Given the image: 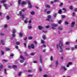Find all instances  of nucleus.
Here are the masks:
<instances>
[{"instance_id": "obj_25", "label": "nucleus", "mask_w": 77, "mask_h": 77, "mask_svg": "<svg viewBox=\"0 0 77 77\" xmlns=\"http://www.w3.org/2000/svg\"><path fill=\"white\" fill-rule=\"evenodd\" d=\"M21 0H18V4L19 5H21Z\"/></svg>"}, {"instance_id": "obj_15", "label": "nucleus", "mask_w": 77, "mask_h": 77, "mask_svg": "<svg viewBox=\"0 0 77 77\" xmlns=\"http://www.w3.org/2000/svg\"><path fill=\"white\" fill-rule=\"evenodd\" d=\"M75 25V23L74 22L72 23L71 27H74Z\"/></svg>"}, {"instance_id": "obj_12", "label": "nucleus", "mask_w": 77, "mask_h": 77, "mask_svg": "<svg viewBox=\"0 0 77 77\" xmlns=\"http://www.w3.org/2000/svg\"><path fill=\"white\" fill-rule=\"evenodd\" d=\"M26 1H23L22 3H21V5H26Z\"/></svg>"}, {"instance_id": "obj_6", "label": "nucleus", "mask_w": 77, "mask_h": 77, "mask_svg": "<svg viewBox=\"0 0 77 77\" xmlns=\"http://www.w3.org/2000/svg\"><path fill=\"white\" fill-rule=\"evenodd\" d=\"M58 65H59V61L58 60H57L56 61L55 63V67H57V66H58Z\"/></svg>"}, {"instance_id": "obj_2", "label": "nucleus", "mask_w": 77, "mask_h": 77, "mask_svg": "<svg viewBox=\"0 0 77 77\" xmlns=\"http://www.w3.org/2000/svg\"><path fill=\"white\" fill-rule=\"evenodd\" d=\"M27 2L28 4V7L29 8L31 9L32 7V5H31V3L30 2V1H27Z\"/></svg>"}, {"instance_id": "obj_37", "label": "nucleus", "mask_w": 77, "mask_h": 77, "mask_svg": "<svg viewBox=\"0 0 77 77\" xmlns=\"http://www.w3.org/2000/svg\"><path fill=\"white\" fill-rule=\"evenodd\" d=\"M31 56H33V55H35V53H32L30 54Z\"/></svg>"}, {"instance_id": "obj_35", "label": "nucleus", "mask_w": 77, "mask_h": 77, "mask_svg": "<svg viewBox=\"0 0 77 77\" xmlns=\"http://www.w3.org/2000/svg\"><path fill=\"white\" fill-rule=\"evenodd\" d=\"M6 18H7V20H9V19L10 18V17H9V16H7Z\"/></svg>"}, {"instance_id": "obj_58", "label": "nucleus", "mask_w": 77, "mask_h": 77, "mask_svg": "<svg viewBox=\"0 0 77 77\" xmlns=\"http://www.w3.org/2000/svg\"><path fill=\"white\" fill-rule=\"evenodd\" d=\"M27 37H25L23 38V39L24 41H26L27 40Z\"/></svg>"}, {"instance_id": "obj_29", "label": "nucleus", "mask_w": 77, "mask_h": 77, "mask_svg": "<svg viewBox=\"0 0 77 77\" xmlns=\"http://www.w3.org/2000/svg\"><path fill=\"white\" fill-rule=\"evenodd\" d=\"M50 60L51 61H53V57L51 56L50 58Z\"/></svg>"}, {"instance_id": "obj_9", "label": "nucleus", "mask_w": 77, "mask_h": 77, "mask_svg": "<svg viewBox=\"0 0 77 77\" xmlns=\"http://www.w3.org/2000/svg\"><path fill=\"white\" fill-rule=\"evenodd\" d=\"M39 68H38V70L40 72H41L42 71V67H41V66H38Z\"/></svg>"}, {"instance_id": "obj_41", "label": "nucleus", "mask_w": 77, "mask_h": 77, "mask_svg": "<svg viewBox=\"0 0 77 77\" xmlns=\"http://www.w3.org/2000/svg\"><path fill=\"white\" fill-rule=\"evenodd\" d=\"M53 16L54 17H56V16H57V14L55 13L53 14Z\"/></svg>"}, {"instance_id": "obj_51", "label": "nucleus", "mask_w": 77, "mask_h": 77, "mask_svg": "<svg viewBox=\"0 0 77 77\" xmlns=\"http://www.w3.org/2000/svg\"><path fill=\"white\" fill-rule=\"evenodd\" d=\"M6 50L7 51H9V50H10V49L9 48H6Z\"/></svg>"}, {"instance_id": "obj_40", "label": "nucleus", "mask_w": 77, "mask_h": 77, "mask_svg": "<svg viewBox=\"0 0 77 77\" xmlns=\"http://www.w3.org/2000/svg\"><path fill=\"white\" fill-rule=\"evenodd\" d=\"M26 10V8H23V9H22L21 11L22 12H24Z\"/></svg>"}, {"instance_id": "obj_4", "label": "nucleus", "mask_w": 77, "mask_h": 77, "mask_svg": "<svg viewBox=\"0 0 77 77\" xmlns=\"http://www.w3.org/2000/svg\"><path fill=\"white\" fill-rule=\"evenodd\" d=\"M39 61L41 63H42V57L41 55L39 56Z\"/></svg>"}, {"instance_id": "obj_18", "label": "nucleus", "mask_w": 77, "mask_h": 77, "mask_svg": "<svg viewBox=\"0 0 77 77\" xmlns=\"http://www.w3.org/2000/svg\"><path fill=\"white\" fill-rule=\"evenodd\" d=\"M58 14H62V10L60 9L58 11Z\"/></svg>"}, {"instance_id": "obj_22", "label": "nucleus", "mask_w": 77, "mask_h": 77, "mask_svg": "<svg viewBox=\"0 0 77 77\" xmlns=\"http://www.w3.org/2000/svg\"><path fill=\"white\" fill-rule=\"evenodd\" d=\"M46 8H50V6L49 5H46Z\"/></svg>"}, {"instance_id": "obj_23", "label": "nucleus", "mask_w": 77, "mask_h": 77, "mask_svg": "<svg viewBox=\"0 0 77 77\" xmlns=\"http://www.w3.org/2000/svg\"><path fill=\"white\" fill-rule=\"evenodd\" d=\"M22 74V72H20L18 73V76H20Z\"/></svg>"}, {"instance_id": "obj_34", "label": "nucleus", "mask_w": 77, "mask_h": 77, "mask_svg": "<svg viewBox=\"0 0 77 77\" xmlns=\"http://www.w3.org/2000/svg\"><path fill=\"white\" fill-rule=\"evenodd\" d=\"M69 9L70 10H72L73 9V7H72V6H71L69 7Z\"/></svg>"}, {"instance_id": "obj_13", "label": "nucleus", "mask_w": 77, "mask_h": 77, "mask_svg": "<svg viewBox=\"0 0 77 77\" xmlns=\"http://www.w3.org/2000/svg\"><path fill=\"white\" fill-rule=\"evenodd\" d=\"M16 32H17V30L15 29H13V32H12L13 34H15V33H16Z\"/></svg>"}, {"instance_id": "obj_53", "label": "nucleus", "mask_w": 77, "mask_h": 77, "mask_svg": "<svg viewBox=\"0 0 77 77\" xmlns=\"http://www.w3.org/2000/svg\"><path fill=\"white\" fill-rule=\"evenodd\" d=\"M63 6V3H61L60 5V6L61 7V6Z\"/></svg>"}, {"instance_id": "obj_56", "label": "nucleus", "mask_w": 77, "mask_h": 77, "mask_svg": "<svg viewBox=\"0 0 77 77\" xmlns=\"http://www.w3.org/2000/svg\"><path fill=\"white\" fill-rule=\"evenodd\" d=\"M21 59H24V58L22 56V55H20V57Z\"/></svg>"}, {"instance_id": "obj_36", "label": "nucleus", "mask_w": 77, "mask_h": 77, "mask_svg": "<svg viewBox=\"0 0 77 77\" xmlns=\"http://www.w3.org/2000/svg\"><path fill=\"white\" fill-rule=\"evenodd\" d=\"M13 68H17V66L16 65H13Z\"/></svg>"}, {"instance_id": "obj_21", "label": "nucleus", "mask_w": 77, "mask_h": 77, "mask_svg": "<svg viewBox=\"0 0 77 77\" xmlns=\"http://www.w3.org/2000/svg\"><path fill=\"white\" fill-rule=\"evenodd\" d=\"M58 29L59 30H63V28L60 27H58Z\"/></svg>"}, {"instance_id": "obj_44", "label": "nucleus", "mask_w": 77, "mask_h": 77, "mask_svg": "<svg viewBox=\"0 0 77 77\" xmlns=\"http://www.w3.org/2000/svg\"><path fill=\"white\" fill-rule=\"evenodd\" d=\"M61 23H62V20H60L58 22V23L59 24H61Z\"/></svg>"}, {"instance_id": "obj_28", "label": "nucleus", "mask_w": 77, "mask_h": 77, "mask_svg": "<svg viewBox=\"0 0 77 77\" xmlns=\"http://www.w3.org/2000/svg\"><path fill=\"white\" fill-rule=\"evenodd\" d=\"M32 38H33V37L32 36L28 37V39L30 40H31V39H32Z\"/></svg>"}, {"instance_id": "obj_64", "label": "nucleus", "mask_w": 77, "mask_h": 77, "mask_svg": "<svg viewBox=\"0 0 77 77\" xmlns=\"http://www.w3.org/2000/svg\"><path fill=\"white\" fill-rule=\"evenodd\" d=\"M74 11L75 12H77V8H75L74 10Z\"/></svg>"}, {"instance_id": "obj_3", "label": "nucleus", "mask_w": 77, "mask_h": 77, "mask_svg": "<svg viewBox=\"0 0 77 77\" xmlns=\"http://www.w3.org/2000/svg\"><path fill=\"white\" fill-rule=\"evenodd\" d=\"M51 18V16L50 15H49L48 16V19H46V21H50V19Z\"/></svg>"}, {"instance_id": "obj_10", "label": "nucleus", "mask_w": 77, "mask_h": 77, "mask_svg": "<svg viewBox=\"0 0 77 77\" xmlns=\"http://www.w3.org/2000/svg\"><path fill=\"white\" fill-rule=\"evenodd\" d=\"M42 38L44 40H45V39H46V35H45V34H43Z\"/></svg>"}, {"instance_id": "obj_19", "label": "nucleus", "mask_w": 77, "mask_h": 77, "mask_svg": "<svg viewBox=\"0 0 77 77\" xmlns=\"http://www.w3.org/2000/svg\"><path fill=\"white\" fill-rule=\"evenodd\" d=\"M1 2L2 3H6V0H2Z\"/></svg>"}, {"instance_id": "obj_46", "label": "nucleus", "mask_w": 77, "mask_h": 77, "mask_svg": "<svg viewBox=\"0 0 77 77\" xmlns=\"http://www.w3.org/2000/svg\"><path fill=\"white\" fill-rule=\"evenodd\" d=\"M4 35L5 34L4 33H0V35H1V36H4Z\"/></svg>"}, {"instance_id": "obj_43", "label": "nucleus", "mask_w": 77, "mask_h": 77, "mask_svg": "<svg viewBox=\"0 0 77 77\" xmlns=\"http://www.w3.org/2000/svg\"><path fill=\"white\" fill-rule=\"evenodd\" d=\"M1 53L2 54V55H4V54H5V52H4V51H2Z\"/></svg>"}, {"instance_id": "obj_32", "label": "nucleus", "mask_w": 77, "mask_h": 77, "mask_svg": "<svg viewBox=\"0 0 77 77\" xmlns=\"http://www.w3.org/2000/svg\"><path fill=\"white\" fill-rule=\"evenodd\" d=\"M66 45H69V42H67L65 43Z\"/></svg>"}, {"instance_id": "obj_31", "label": "nucleus", "mask_w": 77, "mask_h": 77, "mask_svg": "<svg viewBox=\"0 0 77 77\" xmlns=\"http://www.w3.org/2000/svg\"><path fill=\"white\" fill-rule=\"evenodd\" d=\"M63 11H65V12H64V13L66 12V11H67V9L66 8H63Z\"/></svg>"}, {"instance_id": "obj_27", "label": "nucleus", "mask_w": 77, "mask_h": 77, "mask_svg": "<svg viewBox=\"0 0 77 77\" xmlns=\"http://www.w3.org/2000/svg\"><path fill=\"white\" fill-rule=\"evenodd\" d=\"M41 43H42V44H45V41L43 40H41Z\"/></svg>"}, {"instance_id": "obj_33", "label": "nucleus", "mask_w": 77, "mask_h": 77, "mask_svg": "<svg viewBox=\"0 0 77 77\" xmlns=\"http://www.w3.org/2000/svg\"><path fill=\"white\" fill-rule=\"evenodd\" d=\"M3 5H4V7H7V5H8V4H7L5 3H4L3 4Z\"/></svg>"}, {"instance_id": "obj_8", "label": "nucleus", "mask_w": 77, "mask_h": 77, "mask_svg": "<svg viewBox=\"0 0 77 77\" xmlns=\"http://www.w3.org/2000/svg\"><path fill=\"white\" fill-rule=\"evenodd\" d=\"M38 29H39L40 30H42V29H44V27H43V26H38Z\"/></svg>"}, {"instance_id": "obj_48", "label": "nucleus", "mask_w": 77, "mask_h": 77, "mask_svg": "<svg viewBox=\"0 0 77 77\" xmlns=\"http://www.w3.org/2000/svg\"><path fill=\"white\" fill-rule=\"evenodd\" d=\"M4 72L5 74H7V72H6V69H5L4 70Z\"/></svg>"}, {"instance_id": "obj_60", "label": "nucleus", "mask_w": 77, "mask_h": 77, "mask_svg": "<svg viewBox=\"0 0 77 77\" xmlns=\"http://www.w3.org/2000/svg\"><path fill=\"white\" fill-rule=\"evenodd\" d=\"M28 72H32V70H28Z\"/></svg>"}, {"instance_id": "obj_20", "label": "nucleus", "mask_w": 77, "mask_h": 77, "mask_svg": "<svg viewBox=\"0 0 77 77\" xmlns=\"http://www.w3.org/2000/svg\"><path fill=\"white\" fill-rule=\"evenodd\" d=\"M21 14H22V12L21 11H20L19 12V14H17L18 16H21Z\"/></svg>"}, {"instance_id": "obj_17", "label": "nucleus", "mask_w": 77, "mask_h": 77, "mask_svg": "<svg viewBox=\"0 0 77 77\" xmlns=\"http://www.w3.org/2000/svg\"><path fill=\"white\" fill-rule=\"evenodd\" d=\"M22 18V19L23 20H24V18H25V17L24 16V15H21Z\"/></svg>"}, {"instance_id": "obj_61", "label": "nucleus", "mask_w": 77, "mask_h": 77, "mask_svg": "<svg viewBox=\"0 0 77 77\" xmlns=\"http://www.w3.org/2000/svg\"><path fill=\"white\" fill-rule=\"evenodd\" d=\"M14 56V54H11V55H10V56L11 57H13V56Z\"/></svg>"}, {"instance_id": "obj_11", "label": "nucleus", "mask_w": 77, "mask_h": 77, "mask_svg": "<svg viewBox=\"0 0 77 77\" xmlns=\"http://www.w3.org/2000/svg\"><path fill=\"white\" fill-rule=\"evenodd\" d=\"M1 42L2 43V45H5V41H4V40H1Z\"/></svg>"}, {"instance_id": "obj_1", "label": "nucleus", "mask_w": 77, "mask_h": 77, "mask_svg": "<svg viewBox=\"0 0 77 77\" xmlns=\"http://www.w3.org/2000/svg\"><path fill=\"white\" fill-rule=\"evenodd\" d=\"M59 46L60 49V53L63 52V49H62V47L63 46V42H62L61 41H59Z\"/></svg>"}, {"instance_id": "obj_14", "label": "nucleus", "mask_w": 77, "mask_h": 77, "mask_svg": "<svg viewBox=\"0 0 77 77\" xmlns=\"http://www.w3.org/2000/svg\"><path fill=\"white\" fill-rule=\"evenodd\" d=\"M35 45H33V44H31V47L32 48V49H34L35 48Z\"/></svg>"}, {"instance_id": "obj_54", "label": "nucleus", "mask_w": 77, "mask_h": 77, "mask_svg": "<svg viewBox=\"0 0 77 77\" xmlns=\"http://www.w3.org/2000/svg\"><path fill=\"white\" fill-rule=\"evenodd\" d=\"M65 24H67V25H68V24H69V23L67 21H66L65 22Z\"/></svg>"}, {"instance_id": "obj_63", "label": "nucleus", "mask_w": 77, "mask_h": 77, "mask_svg": "<svg viewBox=\"0 0 77 77\" xmlns=\"http://www.w3.org/2000/svg\"><path fill=\"white\" fill-rule=\"evenodd\" d=\"M8 26L7 25H5L4 26V28H6V27H7Z\"/></svg>"}, {"instance_id": "obj_24", "label": "nucleus", "mask_w": 77, "mask_h": 77, "mask_svg": "<svg viewBox=\"0 0 77 77\" xmlns=\"http://www.w3.org/2000/svg\"><path fill=\"white\" fill-rule=\"evenodd\" d=\"M19 36H23V33L22 32H20L19 33Z\"/></svg>"}, {"instance_id": "obj_55", "label": "nucleus", "mask_w": 77, "mask_h": 77, "mask_svg": "<svg viewBox=\"0 0 77 77\" xmlns=\"http://www.w3.org/2000/svg\"><path fill=\"white\" fill-rule=\"evenodd\" d=\"M28 76V77H33V75H29Z\"/></svg>"}, {"instance_id": "obj_38", "label": "nucleus", "mask_w": 77, "mask_h": 77, "mask_svg": "<svg viewBox=\"0 0 77 77\" xmlns=\"http://www.w3.org/2000/svg\"><path fill=\"white\" fill-rule=\"evenodd\" d=\"M45 28H46V29H48L50 28V26L48 25L47 26H45Z\"/></svg>"}, {"instance_id": "obj_39", "label": "nucleus", "mask_w": 77, "mask_h": 77, "mask_svg": "<svg viewBox=\"0 0 77 77\" xmlns=\"http://www.w3.org/2000/svg\"><path fill=\"white\" fill-rule=\"evenodd\" d=\"M12 37L13 38H15V36H16V35H15V34H12Z\"/></svg>"}, {"instance_id": "obj_59", "label": "nucleus", "mask_w": 77, "mask_h": 77, "mask_svg": "<svg viewBox=\"0 0 77 77\" xmlns=\"http://www.w3.org/2000/svg\"><path fill=\"white\" fill-rule=\"evenodd\" d=\"M51 29H52L53 30L56 29V28L54 26H52L51 27Z\"/></svg>"}, {"instance_id": "obj_30", "label": "nucleus", "mask_w": 77, "mask_h": 77, "mask_svg": "<svg viewBox=\"0 0 77 77\" xmlns=\"http://www.w3.org/2000/svg\"><path fill=\"white\" fill-rule=\"evenodd\" d=\"M61 17L63 19L64 18H65L66 17H65V16L64 15H62L61 16Z\"/></svg>"}, {"instance_id": "obj_5", "label": "nucleus", "mask_w": 77, "mask_h": 77, "mask_svg": "<svg viewBox=\"0 0 77 77\" xmlns=\"http://www.w3.org/2000/svg\"><path fill=\"white\" fill-rule=\"evenodd\" d=\"M61 69H64V71H66L67 70V69L65 68V66H61Z\"/></svg>"}, {"instance_id": "obj_42", "label": "nucleus", "mask_w": 77, "mask_h": 77, "mask_svg": "<svg viewBox=\"0 0 77 77\" xmlns=\"http://www.w3.org/2000/svg\"><path fill=\"white\" fill-rule=\"evenodd\" d=\"M28 29H32V26H29L28 27Z\"/></svg>"}, {"instance_id": "obj_52", "label": "nucleus", "mask_w": 77, "mask_h": 77, "mask_svg": "<svg viewBox=\"0 0 77 77\" xmlns=\"http://www.w3.org/2000/svg\"><path fill=\"white\" fill-rule=\"evenodd\" d=\"M16 45H20V42H17L16 43Z\"/></svg>"}, {"instance_id": "obj_49", "label": "nucleus", "mask_w": 77, "mask_h": 77, "mask_svg": "<svg viewBox=\"0 0 77 77\" xmlns=\"http://www.w3.org/2000/svg\"><path fill=\"white\" fill-rule=\"evenodd\" d=\"M2 61H4L5 62H8V60H2Z\"/></svg>"}, {"instance_id": "obj_45", "label": "nucleus", "mask_w": 77, "mask_h": 77, "mask_svg": "<svg viewBox=\"0 0 77 77\" xmlns=\"http://www.w3.org/2000/svg\"><path fill=\"white\" fill-rule=\"evenodd\" d=\"M72 16L73 17H74L75 16V14L74 12H73L72 13Z\"/></svg>"}, {"instance_id": "obj_26", "label": "nucleus", "mask_w": 77, "mask_h": 77, "mask_svg": "<svg viewBox=\"0 0 77 77\" xmlns=\"http://www.w3.org/2000/svg\"><path fill=\"white\" fill-rule=\"evenodd\" d=\"M31 14L32 15H35V12L33 11L31 12Z\"/></svg>"}, {"instance_id": "obj_57", "label": "nucleus", "mask_w": 77, "mask_h": 77, "mask_svg": "<svg viewBox=\"0 0 77 77\" xmlns=\"http://www.w3.org/2000/svg\"><path fill=\"white\" fill-rule=\"evenodd\" d=\"M44 77H48V75H43Z\"/></svg>"}, {"instance_id": "obj_50", "label": "nucleus", "mask_w": 77, "mask_h": 77, "mask_svg": "<svg viewBox=\"0 0 77 77\" xmlns=\"http://www.w3.org/2000/svg\"><path fill=\"white\" fill-rule=\"evenodd\" d=\"M66 50H70V48H66Z\"/></svg>"}, {"instance_id": "obj_62", "label": "nucleus", "mask_w": 77, "mask_h": 77, "mask_svg": "<svg viewBox=\"0 0 77 77\" xmlns=\"http://www.w3.org/2000/svg\"><path fill=\"white\" fill-rule=\"evenodd\" d=\"M34 43H35V44H38L37 42L35 41H34Z\"/></svg>"}, {"instance_id": "obj_16", "label": "nucleus", "mask_w": 77, "mask_h": 77, "mask_svg": "<svg viewBox=\"0 0 77 77\" xmlns=\"http://www.w3.org/2000/svg\"><path fill=\"white\" fill-rule=\"evenodd\" d=\"M24 54H25V55L26 56H29V55H28V54H27V51H25L23 52Z\"/></svg>"}, {"instance_id": "obj_7", "label": "nucleus", "mask_w": 77, "mask_h": 77, "mask_svg": "<svg viewBox=\"0 0 77 77\" xmlns=\"http://www.w3.org/2000/svg\"><path fill=\"white\" fill-rule=\"evenodd\" d=\"M51 26H52V27H57V26L58 25L57 24H53V23H51Z\"/></svg>"}, {"instance_id": "obj_47", "label": "nucleus", "mask_w": 77, "mask_h": 77, "mask_svg": "<svg viewBox=\"0 0 77 77\" xmlns=\"http://www.w3.org/2000/svg\"><path fill=\"white\" fill-rule=\"evenodd\" d=\"M20 63H23V62H24V60H21L20 61Z\"/></svg>"}]
</instances>
